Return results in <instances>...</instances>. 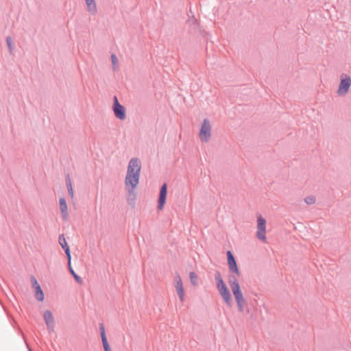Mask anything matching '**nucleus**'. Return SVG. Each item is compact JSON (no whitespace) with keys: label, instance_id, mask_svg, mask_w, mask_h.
Masks as SVG:
<instances>
[{"label":"nucleus","instance_id":"f257e3e1","mask_svg":"<svg viewBox=\"0 0 351 351\" xmlns=\"http://www.w3.org/2000/svg\"><path fill=\"white\" fill-rule=\"evenodd\" d=\"M141 169L138 159L132 158L129 162L125 180V186H130L128 189L127 202L132 208L136 205V193L134 189L138 184Z\"/></svg>","mask_w":351,"mask_h":351},{"label":"nucleus","instance_id":"f03ea898","mask_svg":"<svg viewBox=\"0 0 351 351\" xmlns=\"http://www.w3.org/2000/svg\"><path fill=\"white\" fill-rule=\"evenodd\" d=\"M215 279L216 281L217 287L219 290L220 295L223 299L226 304L231 306L232 304V300L231 298L230 293L224 283L223 278L221 277V273L219 271H217L215 274Z\"/></svg>","mask_w":351,"mask_h":351},{"label":"nucleus","instance_id":"7ed1b4c3","mask_svg":"<svg viewBox=\"0 0 351 351\" xmlns=\"http://www.w3.org/2000/svg\"><path fill=\"white\" fill-rule=\"evenodd\" d=\"M351 86V77L346 73L340 75V83L337 90L339 96H345L348 94Z\"/></svg>","mask_w":351,"mask_h":351},{"label":"nucleus","instance_id":"20e7f679","mask_svg":"<svg viewBox=\"0 0 351 351\" xmlns=\"http://www.w3.org/2000/svg\"><path fill=\"white\" fill-rule=\"evenodd\" d=\"M199 136L201 139L207 143L211 136V125L208 119H204L202 125L199 130Z\"/></svg>","mask_w":351,"mask_h":351},{"label":"nucleus","instance_id":"39448f33","mask_svg":"<svg viewBox=\"0 0 351 351\" xmlns=\"http://www.w3.org/2000/svg\"><path fill=\"white\" fill-rule=\"evenodd\" d=\"M257 223L256 237L259 240L266 242V220L260 215L257 219Z\"/></svg>","mask_w":351,"mask_h":351},{"label":"nucleus","instance_id":"423d86ee","mask_svg":"<svg viewBox=\"0 0 351 351\" xmlns=\"http://www.w3.org/2000/svg\"><path fill=\"white\" fill-rule=\"evenodd\" d=\"M112 109L114 115L117 119L124 120L126 118L125 108L123 106L119 104L116 96L114 97Z\"/></svg>","mask_w":351,"mask_h":351},{"label":"nucleus","instance_id":"0eeeda50","mask_svg":"<svg viewBox=\"0 0 351 351\" xmlns=\"http://www.w3.org/2000/svg\"><path fill=\"white\" fill-rule=\"evenodd\" d=\"M227 260L230 271L236 274L237 276H240L241 272L239 269L236 259L232 252L230 250L227 252Z\"/></svg>","mask_w":351,"mask_h":351},{"label":"nucleus","instance_id":"6e6552de","mask_svg":"<svg viewBox=\"0 0 351 351\" xmlns=\"http://www.w3.org/2000/svg\"><path fill=\"white\" fill-rule=\"evenodd\" d=\"M167 194V183H164L160 189L159 197L158 199V209L159 210H161L164 208L165 204L166 203Z\"/></svg>","mask_w":351,"mask_h":351},{"label":"nucleus","instance_id":"1a4fd4ad","mask_svg":"<svg viewBox=\"0 0 351 351\" xmlns=\"http://www.w3.org/2000/svg\"><path fill=\"white\" fill-rule=\"evenodd\" d=\"M43 318L47 325V330L50 332H53L54 331L55 321L51 311L49 310H46L44 312Z\"/></svg>","mask_w":351,"mask_h":351},{"label":"nucleus","instance_id":"9d476101","mask_svg":"<svg viewBox=\"0 0 351 351\" xmlns=\"http://www.w3.org/2000/svg\"><path fill=\"white\" fill-rule=\"evenodd\" d=\"M58 242L66 254L67 261H71L70 248L67 244V242L64 234H61L59 236Z\"/></svg>","mask_w":351,"mask_h":351},{"label":"nucleus","instance_id":"9b49d317","mask_svg":"<svg viewBox=\"0 0 351 351\" xmlns=\"http://www.w3.org/2000/svg\"><path fill=\"white\" fill-rule=\"evenodd\" d=\"M60 209L63 220L66 221L69 217L67 204L64 197H61L59 200Z\"/></svg>","mask_w":351,"mask_h":351},{"label":"nucleus","instance_id":"f8f14e48","mask_svg":"<svg viewBox=\"0 0 351 351\" xmlns=\"http://www.w3.org/2000/svg\"><path fill=\"white\" fill-rule=\"evenodd\" d=\"M87 6V10L91 14L95 15L97 12V5L95 0H84Z\"/></svg>","mask_w":351,"mask_h":351},{"label":"nucleus","instance_id":"ddd939ff","mask_svg":"<svg viewBox=\"0 0 351 351\" xmlns=\"http://www.w3.org/2000/svg\"><path fill=\"white\" fill-rule=\"evenodd\" d=\"M237 276L236 274L230 275L228 278V284L231 289L240 287L238 280Z\"/></svg>","mask_w":351,"mask_h":351},{"label":"nucleus","instance_id":"4468645a","mask_svg":"<svg viewBox=\"0 0 351 351\" xmlns=\"http://www.w3.org/2000/svg\"><path fill=\"white\" fill-rule=\"evenodd\" d=\"M68 261V268H69V271L70 272V274L73 276V278H75V280L79 283V284H82V279L80 276H79L75 272V271L73 270V267H71V261Z\"/></svg>","mask_w":351,"mask_h":351},{"label":"nucleus","instance_id":"2eb2a0df","mask_svg":"<svg viewBox=\"0 0 351 351\" xmlns=\"http://www.w3.org/2000/svg\"><path fill=\"white\" fill-rule=\"evenodd\" d=\"M35 296H36V298L39 302L43 301L44 298H45V295H44V293H43L40 286H38L35 289Z\"/></svg>","mask_w":351,"mask_h":351},{"label":"nucleus","instance_id":"dca6fc26","mask_svg":"<svg viewBox=\"0 0 351 351\" xmlns=\"http://www.w3.org/2000/svg\"><path fill=\"white\" fill-rule=\"evenodd\" d=\"M232 292L233 293V295L235 298V301L238 300L239 299H241L243 298V293L241 291L240 287H237L233 289H231Z\"/></svg>","mask_w":351,"mask_h":351},{"label":"nucleus","instance_id":"f3484780","mask_svg":"<svg viewBox=\"0 0 351 351\" xmlns=\"http://www.w3.org/2000/svg\"><path fill=\"white\" fill-rule=\"evenodd\" d=\"M232 292L233 293V295L235 298V301L238 300L239 299H241L243 298V293L241 291L240 287H237L233 289H231Z\"/></svg>","mask_w":351,"mask_h":351},{"label":"nucleus","instance_id":"a211bd4d","mask_svg":"<svg viewBox=\"0 0 351 351\" xmlns=\"http://www.w3.org/2000/svg\"><path fill=\"white\" fill-rule=\"evenodd\" d=\"M236 302H237V305L238 307V311L240 313H243L244 311L245 306L247 305V302H246L245 298H243L241 299H239L238 300L236 301Z\"/></svg>","mask_w":351,"mask_h":351},{"label":"nucleus","instance_id":"6ab92c4d","mask_svg":"<svg viewBox=\"0 0 351 351\" xmlns=\"http://www.w3.org/2000/svg\"><path fill=\"white\" fill-rule=\"evenodd\" d=\"M175 280H176V285H175L176 289L183 287L182 278H181L180 274L178 273L175 276Z\"/></svg>","mask_w":351,"mask_h":351},{"label":"nucleus","instance_id":"aec40b11","mask_svg":"<svg viewBox=\"0 0 351 351\" xmlns=\"http://www.w3.org/2000/svg\"><path fill=\"white\" fill-rule=\"evenodd\" d=\"M189 278L193 285L196 286L197 285V276L194 271L189 273Z\"/></svg>","mask_w":351,"mask_h":351},{"label":"nucleus","instance_id":"412c9836","mask_svg":"<svg viewBox=\"0 0 351 351\" xmlns=\"http://www.w3.org/2000/svg\"><path fill=\"white\" fill-rule=\"evenodd\" d=\"M6 43H7V45H8V50H9V52L10 53H12V51L14 50V45H13V41H12V39L10 36H7L6 37Z\"/></svg>","mask_w":351,"mask_h":351},{"label":"nucleus","instance_id":"4be33fe9","mask_svg":"<svg viewBox=\"0 0 351 351\" xmlns=\"http://www.w3.org/2000/svg\"><path fill=\"white\" fill-rule=\"evenodd\" d=\"M316 198L314 195H308L304 198V202L308 205H311L315 203Z\"/></svg>","mask_w":351,"mask_h":351},{"label":"nucleus","instance_id":"5701e85b","mask_svg":"<svg viewBox=\"0 0 351 351\" xmlns=\"http://www.w3.org/2000/svg\"><path fill=\"white\" fill-rule=\"evenodd\" d=\"M101 341H102V344H103V347H104V351H111L110 345H109V343L108 342V340H107V337L102 338L101 339Z\"/></svg>","mask_w":351,"mask_h":351},{"label":"nucleus","instance_id":"b1692460","mask_svg":"<svg viewBox=\"0 0 351 351\" xmlns=\"http://www.w3.org/2000/svg\"><path fill=\"white\" fill-rule=\"evenodd\" d=\"M177 293L181 302H184V288H180L176 289Z\"/></svg>","mask_w":351,"mask_h":351},{"label":"nucleus","instance_id":"393cba45","mask_svg":"<svg viewBox=\"0 0 351 351\" xmlns=\"http://www.w3.org/2000/svg\"><path fill=\"white\" fill-rule=\"evenodd\" d=\"M99 330H100L101 338V339L106 338V332H105V328H104V324H102V323L99 324Z\"/></svg>","mask_w":351,"mask_h":351},{"label":"nucleus","instance_id":"a878e982","mask_svg":"<svg viewBox=\"0 0 351 351\" xmlns=\"http://www.w3.org/2000/svg\"><path fill=\"white\" fill-rule=\"evenodd\" d=\"M111 60H112V66H113V69L116 70L115 66L118 63V60H117V58L115 54L113 53L111 55Z\"/></svg>","mask_w":351,"mask_h":351},{"label":"nucleus","instance_id":"bb28decb","mask_svg":"<svg viewBox=\"0 0 351 351\" xmlns=\"http://www.w3.org/2000/svg\"><path fill=\"white\" fill-rule=\"evenodd\" d=\"M66 185L67 189L73 188L69 174H67V176H66Z\"/></svg>","mask_w":351,"mask_h":351},{"label":"nucleus","instance_id":"cd10ccee","mask_svg":"<svg viewBox=\"0 0 351 351\" xmlns=\"http://www.w3.org/2000/svg\"><path fill=\"white\" fill-rule=\"evenodd\" d=\"M31 281H32V283L33 288L36 289V287L40 286V285L38 283L36 279L33 276L31 277Z\"/></svg>","mask_w":351,"mask_h":351},{"label":"nucleus","instance_id":"c85d7f7f","mask_svg":"<svg viewBox=\"0 0 351 351\" xmlns=\"http://www.w3.org/2000/svg\"><path fill=\"white\" fill-rule=\"evenodd\" d=\"M68 190V193L69 195V196L73 198V196H74V193H73V188H71V189H67Z\"/></svg>","mask_w":351,"mask_h":351}]
</instances>
